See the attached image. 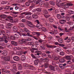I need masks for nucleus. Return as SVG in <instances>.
<instances>
[{"mask_svg":"<svg viewBox=\"0 0 74 74\" xmlns=\"http://www.w3.org/2000/svg\"><path fill=\"white\" fill-rule=\"evenodd\" d=\"M25 14V15H32V13L30 12H23L21 14V16H20V18L21 19L22 18H23L25 17V16L23 15Z\"/></svg>","mask_w":74,"mask_h":74,"instance_id":"1","label":"nucleus"},{"mask_svg":"<svg viewBox=\"0 0 74 74\" xmlns=\"http://www.w3.org/2000/svg\"><path fill=\"white\" fill-rule=\"evenodd\" d=\"M35 52L37 54H35V57H36L37 58H40V55H42V52L40 51H36Z\"/></svg>","mask_w":74,"mask_h":74,"instance_id":"2","label":"nucleus"},{"mask_svg":"<svg viewBox=\"0 0 74 74\" xmlns=\"http://www.w3.org/2000/svg\"><path fill=\"white\" fill-rule=\"evenodd\" d=\"M0 18H1L2 21H7V19L6 18L7 17V16L5 15H2L0 16Z\"/></svg>","mask_w":74,"mask_h":74,"instance_id":"3","label":"nucleus"},{"mask_svg":"<svg viewBox=\"0 0 74 74\" xmlns=\"http://www.w3.org/2000/svg\"><path fill=\"white\" fill-rule=\"evenodd\" d=\"M66 66V64L64 63L62 64H59V67L61 69H64V67Z\"/></svg>","mask_w":74,"mask_h":74,"instance_id":"4","label":"nucleus"},{"mask_svg":"<svg viewBox=\"0 0 74 74\" xmlns=\"http://www.w3.org/2000/svg\"><path fill=\"white\" fill-rule=\"evenodd\" d=\"M16 36V34H15L14 35V36H11L10 37L12 39V40H15V38H19V36H18V37H16V36Z\"/></svg>","mask_w":74,"mask_h":74,"instance_id":"5","label":"nucleus"},{"mask_svg":"<svg viewBox=\"0 0 74 74\" xmlns=\"http://www.w3.org/2000/svg\"><path fill=\"white\" fill-rule=\"evenodd\" d=\"M56 4L58 7L61 8L62 9H63V7H62L63 6V3H60V4H58V3H56Z\"/></svg>","mask_w":74,"mask_h":74,"instance_id":"6","label":"nucleus"},{"mask_svg":"<svg viewBox=\"0 0 74 74\" xmlns=\"http://www.w3.org/2000/svg\"><path fill=\"white\" fill-rule=\"evenodd\" d=\"M46 46L47 47V48H56V47H56V46H51L48 45V44H46Z\"/></svg>","mask_w":74,"mask_h":74,"instance_id":"7","label":"nucleus"},{"mask_svg":"<svg viewBox=\"0 0 74 74\" xmlns=\"http://www.w3.org/2000/svg\"><path fill=\"white\" fill-rule=\"evenodd\" d=\"M13 59L15 61H19V58L17 56H15L13 57Z\"/></svg>","mask_w":74,"mask_h":74,"instance_id":"8","label":"nucleus"},{"mask_svg":"<svg viewBox=\"0 0 74 74\" xmlns=\"http://www.w3.org/2000/svg\"><path fill=\"white\" fill-rule=\"evenodd\" d=\"M64 58L66 59L67 60H71V56H66L64 57Z\"/></svg>","mask_w":74,"mask_h":74,"instance_id":"9","label":"nucleus"},{"mask_svg":"<svg viewBox=\"0 0 74 74\" xmlns=\"http://www.w3.org/2000/svg\"><path fill=\"white\" fill-rule=\"evenodd\" d=\"M11 44L14 46H17L18 45V43L15 41H11Z\"/></svg>","mask_w":74,"mask_h":74,"instance_id":"10","label":"nucleus"},{"mask_svg":"<svg viewBox=\"0 0 74 74\" xmlns=\"http://www.w3.org/2000/svg\"><path fill=\"white\" fill-rule=\"evenodd\" d=\"M49 69H50L51 70H53V71H55V68L53 66L50 65L49 66Z\"/></svg>","mask_w":74,"mask_h":74,"instance_id":"11","label":"nucleus"},{"mask_svg":"<svg viewBox=\"0 0 74 74\" xmlns=\"http://www.w3.org/2000/svg\"><path fill=\"white\" fill-rule=\"evenodd\" d=\"M7 18L8 19H9V20H10V21L12 23H13V22H14V19L12 18V17H11V16H8Z\"/></svg>","mask_w":74,"mask_h":74,"instance_id":"12","label":"nucleus"},{"mask_svg":"<svg viewBox=\"0 0 74 74\" xmlns=\"http://www.w3.org/2000/svg\"><path fill=\"white\" fill-rule=\"evenodd\" d=\"M2 54H3L4 56H7L8 54L7 51H3L2 52Z\"/></svg>","mask_w":74,"mask_h":74,"instance_id":"13","label":"nucleus"},{"mask_svg":"<svg viewBox=\"0 0 74 74\" xmlns=\"http://www.w3.org/2000/svg\"><path fill=\"white\" fill-rule=\"evenodd\" d=\"M42 26L41 25V24H37L36 25V27H38V29H42Z\"/></svg>","mask_w":74,"mask_h":74,"instance_id":"14","label":"nucleus"},{"mask_svg":"<svg viewBox=\"0 0 74 74\" xmlns=\"http://www.w3.org/2000/svg\"><path fill=\"white\" fill-rule=\"evenodd\" d=\"M13 30L14 32H16L18 31V27L14 26L13 27Z\"/></svg>","mask_w":74,"mask_h":74,"instance_id":"15","label":"nucleus"},{"mask_svg":"<svg viewBox=\"0 0 74 74\" xmlns=\"http://www.w3.org/2000/svg\"><path fill=\"white\" fill-rule=\"evenodd\" d=\"M32 17L34 19L38 18V16L36 14H34L32 15Z\"/></svg>","mask_w":74,"mask_h":74,"instance_id":"16","label":"nucleus"},{"mask_svg":"<svg viewBox=\"0 0 74 74\" xmlns=\"http://www.w3.org/2000/svg\"><path fill=\"white\" fill-rule=\"evenodd\" d=\"M65 59L63 58H62L60 59L59 61L60 63H64L65 62Z\"/></svg>","mask_w":74,"mask_h":74,"instance_id":"17","label":"nucleus"},{"mask_svg":"<svg viewBox=\"0 0 74 74\" xmlns=\"http://www.w3.org/2000/svg\"><path fill=\"white\" fill-rule=\"evenodd\" d=\"M11 24L10 23H9L6 26V27L7 29H11Z\"/></svg>","mask_w":74,"mask_h":74,"instance_id":"18","label":"nucleus"},{"mask_svg":"<svg viewBox=\"0 0 74 74\" xmlns=\"http://www.w3.org/2000/svg\"><path fill=\"white\" fill-rule=\"evenodd\" d=\"M18 70H22V69H23V67L22 66V65L20 64L18 65Z\"/></svg>","mask_w":74,"mask_h":74,"instance_id":"19","label":"nucleus"},{"mask_svg":"<svg viewBox=\"0 0 74 74\" xmlns=\"http://www.w3.org/2000/svg\"><path fill=\"white\" fill-rule=\"evenodd\" d=\"M10 37H8V38H4V41L5 43H7L8 42V40H9Z\"/></svg>","mask_w":74,"mask_h":74,"instance_id":"20","label":"nucleus"},{"mask_svg":"<svg viewBox=\"0 0 74 74\" xmlns=\"http://www.w3.org/2000/svg\"><path fill=\"white\" fill-rule=\"evenodd\" d=\"M5 60L6 61H10V57L9 56H6L4 58Z\"/></svg>","mask_w":74,"mask_h":74,"instance_id":"21","label":"nucleus"},{"mask_svg":"<svg viewBox=\"0 0 74 74\" xmlns=\"http://www.w3.org/2000/svg\"><path fill=\"white\" fill-rule=\"evenodd\" d=\"M49 66V63L48 62L45 63L44 64V67L45 68H47L48 67V66Z\"/></svg>","mask_w":74,"mask_h":74,"instance_id":"22","label":"nucleus"},{"mask_svg":"<svg viewBox=\"0 0 74 74\" xmlns=\"http://www.w3.org/2000/svg\"><path fill=\"white\" fill-rule=\"evenodd\" d=\"M32 49H30V50L32 53H34V50H38V48H32Z\"/></svg>","mask_w":74,"mask_h":74,"instance_id":"23","label":"nucleus"},{"mask_svg":"<svg viewBox=\"0 0 74 74\" xmlns=\"http://www.w3.org/2000/svg\"><path fill=\"white\" fill-rule=\"evenodd\" d=\"M34 64L37 65L38 64V59H37V60H35L34 61Z\"/></svg>","mask_w":74,"mask_h":74,"instance_id":"24","label":"nucleus"},{"mask_svg":"<svg viewBox=\"0 0 74 74\" xmlns=\"http://www.w3.org/2000/svg\"><path fill=\"white\" fill-rule=\"evenodd\" d=\"M41 0H38L37 1H34V3H36V4H38L39 3H40V2Z\"/></svg>","mask_w":74,"mask_h":74,"instance_id":"25","label":"nucleus"},{"mask_svg":"<svg viewBox=\"0 0 74 74\" xmlns=\"http://www.w3.org/2000/svg\"><path fill=\"white\" fill-rule=\"evenodd\" d=\"M49 3L50 4L52 5H55V3L53 1H50Z\"/></svg>","mask_w":74,"mask_h":74,"instance_id":"26","label":"nucleus"},{"mask_svg":"<svg viewBox=\"0 0 74 74\" xmlns=\"http://www.w3.org/2000/svg\"><path fill=\"white\" fill-rule=\"evenodd\" d=\"M26 34L27 36H28L29 37H33V35H30V34L29 33V32H27V34Z\"/></svg>","mask_w":74,"mask_h":74,"instance_id":"27","label":"nucleus"},{"mask_svg":"<svg viewBox=\"0 0 74 74\" xmlns=\"http://www.w3.org/2000/svg\"><path fill=\"white\" fill-rule=\"evenodd\" d=\"M24 31H25V32H26V33H27L28 32H30V31H29L28 29H27V28H24Z\"/></svg>","mask_w":74,"mask_h":74,"instance_id":"28","label":"nucleus"},{"mask_svg":"<svg viewBox=\"0 0 74 74\" xmlns=\"http://www.w3.org/2000/svg\"><path fill=\"white\" fill-rule=\"evenodd\" d=\"M57 52H60L62 51V49L60 48H57L56 49Z\"/></svg>","mask_w":74,"mask_h":74,"instance_id":"29","label":"nucleus"},{"mask_svg":"<svg viewBox=\"0 0 74 74\" xmlns=\"http://www.w3.org/2000/svg\"><path fill=\"white\" fill-rule=\"evenodd\" d=\"M26 18L27 19L30 20L32 19V16H27L26 17Z\"/></svg>","mask_w":74,"mask_h":74,"instance_id":"30","label":"nucleus"},{"mask_svg":"<svg viewBox=\"0 0 74 74\" xmlns=\"http://www.w3.org/2000/svg\"><path fill=\"white\" fill-rule=\"evenodd\" d=\"M65 54V53L63 51H61L60 53V55H61V56H64Z\"/></svg>","mask_w":74,"mask_h":74,"instance_id":"31","label":"nucleus"},{"mask_svg":"<svg viewBox=\"0 0 74 74\" xmlns=\"http://www.w3.org/2000/svg\"><path fill=\"white\" fill-rule=\"evenodd\" d=\"M58 41L60 43H63V39L61 38H59Z\"/></svg>","mask_w":74,"mask_h":74,"instance_id":"32","label":"nucleus"},{"mask_svg":"<svg viewBox=\"0 0 74 74\" xmlns=\"http://www.w3.org/2000/svg\"><path fill=\"white\" fill-rule=\"evenodd\" d=\"M21 41L23 43H26V40L25 39L22 38L21 39Z\"/></svg>","mask_w":74,"mask_h":74,"instance_id":"33","label":"nucleus"},{"mask_svg":"<svg viewBox=\"0 0 74 74\" xmlns=\"http://www.w3.org/2000/svg\"><path fill=\"white\" fill-rule=\"evenodd\" d=\"M19 25L21 27H25V25L23 23H20Z\"/></svg>","mask_w":74,"mask_h":74,"instance_id":"34","label":"nucleus"},{"mask_svg":"<svg viewBox=\"0 0 74 74\" xmlns=\"http://www.w3.org/2000/svg\"><path fill=\"white\" fill-rule=\"evenodd\" d=\"M30 4V3L29 1L26 2V3H25V5L27 7H28V6H29V5Z\"/></svg>","mask_w":74,"mask_h":74,"instance_id":"35","label":"nucleus"},{"mask_svg":"<svg viewBox=\"0 0 74 74\" xmlns=\"http://www.w3.org/2000/svg\"><path fill=\"white\" fill-rule=\"evenodd\" d=\"M44 60H45V61L46 62H48L49 60V59H48V58L47 57L44 59Z\"/></svg>","mask_w":74,"mask_h":74,"instance_id":"36","label":"nucleus"},{"mask_svg":"<svg viewBox=\"0 0 74 74\" xmlns=\"http://www.w3.org/2000/svg\"><path fill=\"white\" fill-rule=\"evenodd\" d=\"M2 64H7V61L5 60L2 61Z\"/></svg>","mask_w":74,"mask_h":74,"instance_id":"37","label":"nucleus"},{"mask_svg":"<svg viewBox=\"0 0 74 74\" xmlns=\"http://www.w3.org/2000/svg\"><path fill=\"white\" fill-rule=\"evenodd\" d=\"M20 8L18 6H16L15 8V9L16 10H17V11H20Z\"/></svg>","mask_w":74,"mask_h":74,"instance_id":"38","label":"nucleus"},{"mask_svg":"<svg viewBox=\"0 0 74 74\" xmlns=\"http://www.w3.org/2000/svg\"><path fill=\"white\" fill-rule=\"evenodd\" d=\"M66 63L67 64H72V62L70 60H69L67 61H66Z\"/></svg>","mask_w":74,"mask_h":74,"instance_id":"39","label":"nucleus"},{"mask_svg":"<svg viewBox=\"0 0 74 74\" xmlns=\"http://www.w3.org/2000/svg\"><path fill=\"white\" fill-rule=\"evenodd\" d=\"M57 16L58 19H61V16H60V14H57Z\"/></svg>","mask_w":74,"mask_h":74,"instance_id":"40","label":"nucleus"},{"mask_svg":"<svg viewBox=\"0 0 74 74\" xmlns=\"http://www.w3.org/2000/svg\"><path fill=\"white\" fill-rule=\"evenodd\" d=\"M69 5H67V3L65 5L64 7L65 8H69Z\"/></svg>","mask_w":74,"mask_h":74,"instance_id":"41","label":"nucleus"},{"mask_svg":"<svg viewBox=\"0 0 74 74\" xmlns=\"http://www.w3.org/2000/svg\"><path fill=\"white\" fill-rule=\"evenodd\" d=\"M43 12L45 14H48V11L46 10H43Z\"/></svg>","mask_w":74,"mask_h":74,"instance_id":"42","label":"nucleus"},{"mask_svg":"<svg viewBox=\"0 0 74 74\" xmlns=\"http://www.w3.org/2000/svg\"><path fill=\"white\" fill-rule=\"evenodd\" d=\"M10 7V6H7L5 7L4 8V9L5 10H8V9H9Z\"/></svg>","mask_w":74,"mask_h":74,"instance_id":"43","label":"nucleus"},{"mask_svg":"<svg viewBox=\"0 0 74 74\" xmlns=\"http://www.w3.org/2000/svg\"><path fill=\"white\" fill-rule=\"evenodd\" d=\"M18 21L19 20H18V19H15L14 20V23H18Z\"/></svg>","mask_w":74,"mask_h":74,"instance_id":"44","label":"nucleus"},{"mask_svg":"<svg viewBox=\"0 0 74 74\" xmlns=\"http://www.w3.org/2000/svg\"><path fill=\"white\" fill-rule=\"evenodd\" d=\"M31 55V56H32V58H34V59L37 58V57H36V56H34V55L33 54H32Z\"/></svg>","mask_w":74,"mask_h":74,"instance_id":"45","label":"nucleus"},{"mask_svg":"<svg viewBox=\"0 0 74 74\" xmlns=\"http://www.w3.org/2000/svg\"><path fill=\"white\" fill-rule=\"evenodd\" d=\"M27 25L28 26H29V27H33V24H27Z\"/></svg>","mask_w":74,"mask_h":74,"instance_id":"46","label":"nucleus"},{"mask_svg":"<svg viewBox=\"0 0 74 74\" xmlns=\"http://www.w3.org/2000/svg\"><path fill=\"white\" fill-rule=\"evenodd\" d=\"M7 3V1H3L2 2V3H1V4H6Z\"/></svg>","mask_w":74,"mask_h":74,"instance_id":"47","label":"nucleus"},{"mask_svg":"<svg viewBox=\"0 0 74 74\" xmlns=\"http://www.w3.org/2000/svg\"><path fill=\"white\" fill-rule=\"evenodd\" d=\"M36 10L38 12H41V9L40 8H38L37 9H36Z\"/></svg>","mask_w":74,"mask_h":74,"instance_id":"48","label":"nucleus"},{"mask_svg":"<svg viewBox=\"0 0 74 74\" xmlns=\"http://www.w3.org/2000/svg\"><path fill=\"white\" fill-rule=\"evenodd\" d=\"M42 56H44V57H47V54H45V53H42Z\"/></svg>","mask_w":74,"mask_h":74,"instance_id":"49","label":"nucleus"},{"mask_svg":"<svg viewBox=\"0 0 74 74\" xmlns=\"http://www.w3.org/2000/svg\"><path fill=\"white\" fill-rule=\"evenodd\" d=\"M60 58V57H56V58H54V60H59Z\"/></svg>","mask_w":74,"mask_h":74,"instance_id":"50","label":"nucleus"},{"mask_svg":"<svg viewBox=\"0 0 74 74\" xmlns=\"http://www.w3.org/2000/svg\"><path fill=\"white\" fill-rule=\"evenodd\" d=\"M4 38H0V41H4Z\"/></svg>","mask_w":74,"mask_h":74,"instance_id":"51","label":"nucleus"},{"mask_svg":"<svg viewBox=\"0 0 74 74\" xmlns=\"http://www.w3.org/2000/svg\"><path fill=\"white\" fill-rule=\"evenodd\" d=\"M49 21L51 22H53V18H49Z\"/></svg>","mask_w":74,"mask_h":74,"instance_id":"52","label":"nucleus"},{"mask_svg":"<svg viewBox=\"0 0 74 74\" xmlns=\"http://www.w3.org/2000/svg\"><path fill=\"white\" fill-rule=\"evenodd\" d=\"M59 45L60 46V47H64L65 46V45L64 44H59Z\"/></svg>","mask_w":74,"mask_h":74,"instance_id":"53","label":"nucleus"},{"mask_svg":"<svg viewBox=\"0 0 74 74\" xmlns=\"http://www.w3.org/2000/svg\"><path fill=\"white\" fill-rule=\"evenodd\" d=\"M40 48H42V49H45V47L43 46H40Z\"/></svg>","mask_w":74,"mask_h":74,"instance_id":"54","label":"nucleus"},{"mask_svg":"<svg viewBox=\"0 0 74 74\" xmlns=\"http://www.w3.org/2000/svg\"><path fill=\"white\" fill-rule=\"evenodd\" d=\"M36 34L37 36H40V32H36Z\"/></svg>","mask_w":74,"mask_h":74,"instance_id":"55","label":"nucleus"},{"mask_svg":"<svg viewBox=\"0 0 74 74\" xmlns=\"http://www.w3.org/2000/svg\"><path fill=\"white\" fill-rule=\"evenodd\" d=\"M67 5H68L69 6H72L73 5L72 3H68Z\"/></svg>","mask_w":74,"mask_h":74,"instance_id":"56","label":"nucleus"},{"mask_svg":"<svg viewBox=\"0 0 74 74\" xmlns=\"http://www.w3.org/2000/svg\"><path fill=\"white\" fill-rule=\"evenodd\" d=\"M29 65L27 64H25L24 65V66L25 67H28L29 68Z\"/></svg>","mask_w":74,"mask_h":74,"instance_id":"57","label":"nucleus"},{"mask_svg":"<svg viewBox=\"0 0 74 74\" xmlns=\"http://www.w3.org/2000/svg\"><path fill=\"white\" fill-rule=\"evenodd\" d=\"M28 68H34V67L32 65H29Z\"/></svg>","mask_w":74,"mask_h":74,"instance_id":"58","label":"nucleus"},{"mask_svg":"<svg viewBox=\"0 0 74 74\" xmlns=\"http://www.w3.org/2000/svg\"><path fill=\"white\" fill-rule=\"evenodd\" d=\"M69 12H71L72 13H71V14H74V11H73L71 10H70Z\"/></svg>","mask_w":74,"mask_h":74,"instance_id":"59","label":"nucleus"},{"mask_svg":"<svg viewBox=\"0 0 74 74\" xmlns=\"http://www.w3.org/2000/svg\"><path fill=\"white\" fill-rule=\"evenodd\" d=\"M2 34L3 35H5V32L3 30L2 31Z\"/></svg>","mask_w":74,"mask_h":74,"instance_id":"60","label":"nucleus"},{"mask_svg":"<svg viewBox=\"0 0 74 74\" xmlns=\"http://www.w3.org/2000/svg\"><path fill=\"white\" fill-rule=\"evenodd\" d=\"M22 60H26V57H23L21 58Z\"/></svg>","mask_w":74,"mask_h":74,"instance_id":"61","label":"nucleus"},{"mask_svg":"<svg viewBox=\"0 0 74 74\" xmlns=\"http://www.w3.org/2000/svg\"><path fill=\"white\" fill-rule=\"evenodd\" d=\"M34 1V0H29V1H28L30 3H33V1Z\"/></svg>","mask_w":74,"mask_h":74,"instance_id":"62","label":"nucleus"},{"mask_svg":"<svg viewBox=\"0 0 74 74\" xmlns=\"http://www.w3.org/2000/svg\"><path fill=\"white\" fill-rule=\"evenodd\" d=\"M6 33H10V31L9 30H6Z\"/></svg>","mask_w":74,"mask_h":74,"instance_id":"63","label":"nucleus"},{"mask_svg":"<svg viewBox=\"0 0 74 74\" xmlns=\"http://www.w3.org/2000/svg\"><path fill=\"white\" fill-rule=\"evenodd\" d=\"M22 21L23 22H26V20L25 19H23L22 20Z\"/></svg>","mask_w":74,"mask_h":74,"instance_id":"64","label":"nucleus"}]
</instances>
